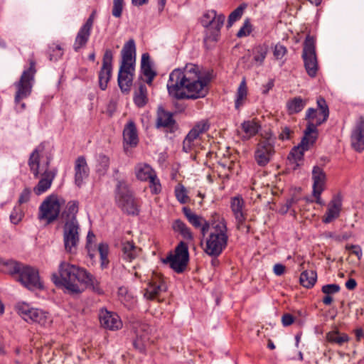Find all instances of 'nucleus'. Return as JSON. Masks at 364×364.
Listing matches in <instances>:
<instances>
[{
  "label": "nucleus",
  "instance_id": "nucleus-54",
  "mask_svg": "<svg viewBox=\"0 0 364 364\" xmlns=\"http://www.w3.org/2000/svg\"><path fill=\"white\" fill-rule=\"evenodd\" d=\"M217 16L218 14L215 10L212 9L207 11L201 17L200 23L202 26L205 28H208Z\"/></svg>",
  "mask_w": 364,
  "mask_h": 364
},
{
  "label": "nucleus",
  "instance_id": "nucleus-33",
  "mask_svg": "<svg viewBox=\"0 0 364 364\" xmlns=\"http://www.w3.org/2000/svg\"><path fill=\"white\" fill-rule=\"evenodd\" d=\"M122 258L128 262H132L139 255L140 249L133 242H126L122 244Z\"/></svg>",
  "mask_w": 364,
  "mask_h": 364
},
{
  "label": "nucleus",
  "instance_id": "nucleus-23",
  "mask_svg": "<svg viewBox=\"0 0 364 364\" xmlns=\"http://www.w3.org/2000/svg\"><path fill=\"white\" fill-rule=\"evenodd\" d=\"M75 183L80 187L83 181L89 176L90 168L84 156L77 158L75 162Z\"/></svg>",
  "mask_w": 364,
  "mask_h": 364
},
{
  "label": "nucleus",
  "instance_id": "nucleus-48",
  "mask_svg": "<svg viewBox=\"0 0 364 364\" xmlns=\"http://www.w3.org/2000/svg\"><path fill=\"white\" fill-rule=\"evenodd\" d=\"M246 7L247 5L245 4H242L230 13L228 20V28L231 27L236 21L241 18Z\"/></svg>",
  "mask_w": 364,
  "mask_h": 364
},
{
  "label": "nucleus",
  "instance_id": "nucleus-4",
  "mask_svg": "<svg viewBox=\"0 0 364 364\" xmlns=\"http://www.w3.org/2000/svg\"><path fill=\"white\" fill-rule=\"evenodd\" d=\"M214 232H211L206 240L205 252L210 256L217 257L227 247L228 236L227 225L224 219L218 223H212Z\"/></svg>",
  "mask_w": 364,
  "mask_h": 364
},
{
  "label": "nucleus",
  "instance_id": "nucleus-18",
  "mask_svg": "<svg viewBox=\"0 0 364 364\" xmlns=\"http://www.w3.org/2000/svg\"><path fill=\"white\" fill-rule=\"evenodd\" d=\"M136 178L140 181H149L154 187V193H158L161 189V185L156 178L154 171L147 164H138L135 166Z\"/></svg>",
  "mask_w": 364,
  "mask_h": 364
},
{
  "label": "nucleus",
  "instance_id": "nucleus-35",
  "mask_svg": "<svg viewBox=\"0 0 364 364\" xmlns=\"http://www.w3.org/2000/svg\"><path fill=\"white\" fill-rule=\"evenodd\" d=\"M172 228L175 232H178L184 240L188 241L193 240V235L191 229L181 220H174Z\"/></svg>",
  "mask_w": 364,
  "mask_h": 364
},
{
  "label": "nucleus",
  "instance_id": "nucleus-62",
  "mask_svg": "<svg viewBox=\"0 0 364 364\" xmlns=\"http://www.w3.org/2000/svg\"><path fill=\"white\" fill-rule=\"evenodd\" d=\"M346 249L350 250L351 251V253L356 255L358 259H361L362 250L359 245H347Z\"/></svg>",
  "mask_w": 364,
  "mask_h": 364
},
{
  "label": "nucleus",
  "instance_id": "nucleus-58",
  "mask_svg": "<svg viewBox=\"0 0 364 364\" xmlns=\"http://www.w3.org/2000/svg\"><path fill=\"white\" fill-rule=\"evenodd\" d=\"M287 53V49L285 46L280 43H277L274 49L273 54L276 59H282Z\"/></svg>",
  "mask_w": 364,
  "mask_h": 364
},
{
  "label": "nucleus",
  "instance_id": "nucleus-40",
  "mask_svg": "<svg viewBox=\"0 0 364 364\" xmlns=\"http://www.w3.org/2000/svg\"><path fill=\"white\" fill-rule=\"evenodd\" d=\"M306 101L300 97H294L287 103V111L289 114H294L300 112L306 106Z\"/></svg>",
  "mask_w": 364,
  "mask_h": 364
},
{
  "label": "nucleus",
  "instance_id": "nucleus-43",
  "mask_svg": "<svg viewBox=\"0 0 364 364\" xmlns=\"http://www.w3.org/2000/svg\"><path fill=\"white\" fill-rule=\"evenodd\" d=\"M247 95V87L246 80L245 78L242 79L237 90L236 100H235V108L239 109L240 107L243 105L244 100L246 99Z\"/></svg>",
  "mask_w": 364,
  "mask_h": 364
},
{
  "label": "nucleus",
  "instance_id": "nucleus-36",
  "mask_svg": "<svg viewBox=\"0 0 364 364\" xmlns=\"http://www.w3.org/2000/svg\"><path fill=\"white\" fill-rule=\"evenodd\" d=\"M183 213L188 220V222L195 228H199L207 220L202 216L198 215L193 213L191 209L188 207H183L182 209Z\"/></svg>",
  "mask_w": 364,
  "mask_h": 364
},
{
  "label": "nucleus",
  "instance_id": "nucleus-57",
  "mask_svg": "<svg viewBox=\"0 0 364 364\" xmlns=\"http://www.w3.org/2000/svg\"><path fill=\"white\" fill-rule=\"evenodd\" d=\"M123 7L124 0H113L112 15L116 18L121 17Z\"/></svg>",
  "mask_w": 364,
  "mask_h": 364
},
{
  "label": "nucleus",
  "instance_id": "nucleus-49",
  "mask_svg": "<svg viewBox=\"0 0 364 364\" xmlns=\"http://www.w3.org/2000/svg\"><path fill=\"white\" fill-rule=\"evenodd\" d=\"M210 127V124L208 119H202L197 122L191 130L193 131L197 136L200 137V135L208 131Z\"/></svg>",
  "mask_w": 364,
  "mask_h": 364
},
{
  "label": "nucleus",
  "instance_id": "nucleus-41",
  "mask_svg": "<svg viewBox=\"0 0 364 364\" xmlns=\"http://www.w3.org/2000/svg\"><path fill=\"white\" fill-rule=\"evenodd\" d=\"M326 339L331 343L341 346L349 341V336L346 333H341L338 331H333L326 334Z\"/></svg>",
  "mask_w": 364,
  "mask_h": 364
},
{
  "label": "nucleus",
  "instance_id": "nucleus-6",
  "mask_svg": "<svg viewBox=\"0 0 364 364\" xmlns=\"http://www.w3.org/2000/svg\"><path fill=\"white\" fill-rule=\"evenodd\" d=\"M189 262L188 244L181 241L175 247L174 252H169L166 258L162 259L164 264L169 267L176 273H183Z\"/></svg>",
  "mask_w": 364,
  "mask_h": 364
},
{
  "label": "nucleus",
  "instance_id": "nucleus-63",
  "mask_svg": "<svg viewBox=\"0 0 364 364\" xmlns=\"http://www.w3.org/2000/svg\"><path fill=\"white\" fill-rule=\"evenodd\" d=\"M317 118V111L314 108H309L306 113V119L309 122H314V119Z\"/></svg>",
  "mask_w": 364,
  "mask_h": 364
},
{
  "label": "nucleus",
  "instance_id": "nucleus-20",
  "mask_svg": "<svg viewBox=\"0 0 364 364\" xmlns=\"http://www.w3.org/2000/svg\"><path fill=\"white\" fill-rule=\"evenodd\" d=\"M352 147L358 152L364 150V117H360L350 136Z\"/></svg>",
  "mask_w": 364,
  "mask_h": 364
},
{
  "label": "nucleus",
  "instance_id": "nucleus-10",
  "mask_svg": "<svg viewBox=\"0 0 364 364\" xmlns=\"http://www.w3.org/2000/svg\"><path fill=\"white\" fill-rule=\"evenodd\" d=\"M60 203L57 196H48L39 207L38 218L46 220L48 224L54 222L59 216Z\"/></svg>",
  "mask_w": 364,
  "mask_h": 364
},
{
  "label": "nucleus",
  "instance_id": "nucleus-59",
  "mask_svg": "<svg viewBox=\"0 0 364 364\" xmlns=\"http://www.w3.org/2000/svg\"><path fill=\"white\" fill-rule=\"evenodd\" d=\"M251 24L250 21L247 19L243 26L240 28L237 33L238 38H242L248 36L251 33Z\"/></svg>",
  "mask_w": 364,
  "mask_h": 364
},
{
  "label": "nucleus",
  "instance_id": "nucleus-8",
  "mask_svg": "<svg viewBox=\"0 0 364 364\" xmlns=\"http://www.w3.org/2000/svg\"><path fill=\"white\" fill-rule=\"evenodd\" d=\"M63 229L65 252L70 255H75L80 243V224L79 223L65 222Z\"/></svg>",
  "mask_w": 364,
  "mask_h": 364
},
{
  "label": "nucleus",
  "instance_id": "nucleus-53",
  "mask_svg": "<svg viewBox=\"0 0 364 364\" xmlns=\"http://www.w3.org/2000/svg\"><path fill=\"white\" fill-rule=\"evenodd\" d=\"M175 195L177 200L181 203L185 204L189 201V198L187 196V191L185 187L182 185L178 186L175 188Z\"/></svg>",
  "mask_w": 364,
  "mask_h": 364
},
{
  "label": "nucleus",
  "instance_id": "nucleus-28",
  "mask_svg": "<svg viewBox=\"0 0 364 364\" xmlns=\"http://www.w3.org/2000/svg\"><path fill=\"white\" fill-rule=\"evenodd\" d=\"M124 144L131 147H135L139 143L136 127L134 122L127 123L123 131Z\"/></svg>",
  "mask_w": 364,
  "mask_h": 364
},
{
  "label": "nucleus",
  "instance_id": "nucleus-60",
  "mask_svg": "<svg viewBox=\"0 0 364 364\" xmlns=\"http://www.w3.org/2000/svg\"><path fill=\"white\" fill-rule=\"evenodd\" d=\"M340 286L336 284H326L322 287V292L325 294H333L340 291Z\"/></svg>",
  "mask_w": 364,
  "mask_h": 364
},
{
  "label": "nucleus",
  "instance_id": "nucleus-42",
  "mask_svg": "<svg viewBox=\"0 0 364 364\" xmlns=\"http://www.w3.org/2000/svg\"><path fill=\"white\" fill-rule=\"evenodd\" d=\"M316 103L320 110V114L323 116L322 119H317L316 123H314L318 127L327 121L329 116V109L325 99L322 97H319L317 99Z\"/></svg>",
  "mask_w": 364,
  "mask_h": 364
},
{
  "label": "nucleus",
  "instance_id": "nucleus-26",
  "mask_svg": "<svg viewBox=\"0 0 364 364\" xmlns=\"http://www.w3.org/2000/svg\"><path fill=\"white\" fill-rule=\"evenodd\" d=\"M24 265V264L14 259H0L1 270L16 279L18 278Z\"/></svg>",
  "mask_w": 364,
  "mask_h": 364
},
{
  "label": "nucleus",
  "instance_id": "nucleus-17",
  "mask_svg": "<svg viewBox=\"0 0 364 364\" xmlns=\"http://www.w3.org/2000/svg\"><path fill=\"white\" fill-rule=\"evenodd\" d=\"M166 289L167 287L162 276L154 273L151 280L148 283L147 287L145 289L144 296L146 299L154 300L159 296L162 291H166Z\"/></svg>",
  "mask_w": 364,
  "mask_h": 364
},
{
  "label": "nucleus",
  "instance_id": "nucleus-30",
  "mask_svg": "<svg viewBox=\"0 0 364 364\" xmlns=\"http://www.w3.org/2000/svg\"><path fill=\"white\" fill-rule=\"evenodd\" d=\"M92 29L82 25L78 31L73 44L75 51H79L85 47L89 41Z\"/></svg>",
  "mask_w": 364,
  "mask_h": 364
},
{
  "label": "nucleus",
  "instance_id": "nucleus-1",
  "mask_svg": "<svg viewBox=\"0 0 364 364\" xmlns=\"http://www.w3.org/2000/svg\"><path fill=\"white\" fill-rule=\"evenodd\" d=\"M210 80L208 73L201 74L197 65L187 64L183 70L175 69L170 73L167 89L177 100H196L206 96Z\"/></svg>",
  "mask_w": 364,
  "mask_h": 364
},
{
  "label": "nucleus",
  "instance_id": "nucleus-29",
  "mask_svg": "<svg viewBox=\"0 0 364 364\" xmlns=\"http://www.w3.org/2000/svg\"><path fill=\"white\" fill-rule=\"evenodd\" d=\"M225 16L224 14H218V16L214 18L212 21L211 24L208 26V31L209 32V36L208 38L213 41H218V38L220 36V29L223 27L225 22Z\"/></svg>",
  "mask_w": 364,
  "mask_h": 364
},
{
  "label": "nucleus",
  "instance_id": "nucleus-9",
  "mask_svg": "<svg viewBox=\"0 0 364 364\" xmlns=\"http://www.w3.org/2000/svg\"><path fill=\"white\" fill-rule=\"evenodd\" d=\"M302 58L307 74L311 77L316 75L318 70V62L316 54L315 39L308 35L304 41Z\"/></svg>",
  "mask_w": 364,
  "mask_h": 364
},
{
  "label": "nucleus",
  "instance_id": "nucleus-37",
  "mask_svg": "<svg viewBox=\"0 0 364 364\" xmlns=\"http://www.w3.org/2000/svg\"><path fill=\"white\" fill-rule=\"evenodd\" d=\"M134 74H127L122 73L119 70L118 73V85L124 93H127L130 91L132 85Z\"/></svg>",
  "mask_w": 364,
  "mask_h": 364
},
{
  "label": "nucleus",
  "instance_id": "nucleus-19",
  "mask_svg": "<svg viewBox=\"0 0 364 364\" xmlns=\"http://www.w3.org/2000/svg\"><path fill=\"white\" fill-rule=\"evenodd\" d=\"M135 328L136 338L133 341V346L140 352H143L150 342L152 328L146 323H141Z\"/></svg>",
  "mask_w": 364,
  "mask_h": 364
},
{
  "label": "nucleus",
  "instance_id": "nucleus-45",
  "mask_svg": "<svg viewBox=\"0 0 364 364\" xmlns=\"http://www.w3.org/2000/svg\"><path fill=\"white\" fill-rule=\"evenodd\" d=\"M147 90L144 85H139V90L134 97V101L139 107H144L147 102L146 97Z\"/></svg>",
  "mask_w": 364,
  "mask_h": 364
},
{
  "label": "nucleus",
  "instance_id": "nucleus-34",
  "mask_svg": "<svg viewBox=\"0 0 364 364\" xmlns=\"http://www.w3.org/2000/svg\"><path fill=\"white\" fill-rule=\"evenodd\" d=\"M269 47L266 43L258 44L252 48L253 60L257 65H262L268 53Z\"/></svg>",
  "mask_w": 364,
  "mask_h": 364
},
{
  "label": "nucleus",
  "instance_id": "nucleus-27",
  "mask_svg": "<svg viewBox=\"0 0 364 364\" xmlns=\"http://www.w3.org/2000/svg\"><path fill=\"white\" fill-rule=\"evenodd\" d=\"M313 190L318 194H321L325 188L326 176L323 168L315 166L312 170Z\"/></svg>",
  "mask_w": 364,
  "mask_h": 364
},
{
  "label": "nucleus",
  "instance_id": "nucleus-5",
  "mask_svg": "<svg viewBox=\"0 0 364 364\" xmlns=\"http://www.w3.org/2000/svg\"><path fill=\"white\" fill-rule=\"evenodd\" d=\"M115 203L121 210L132 215L139 213L138 203L128 185L122 181H118L115 190Z\"/></svg>",
  "mask_w": 364,
  "mask_h": 364
},
{
  "label": "nucleus",
  "instance_id": "nucleus-51",
  "mask_svg": "<svg viewBox=\"0 0 364 364\" xmlns=\"http://www.w3.org/2000/svg\"><path fill=\"white\" fill-rule=\"evenodd\" d=\"M242 130L249 136H255L259 131V126L253 121L244 122L242 125Z\"/></svg>",
  "mask_w": 364,
  "mask_h": 364
},
{
  "label": "nucleus",
  "instance_id": "nucleus-25",
  "mask_svg": "<svg viewBox=\"0 0 364 364\" xmlns=\"http://www.w3.org/2000/svg\"><path fill=\"white\" fill-rule=\"evenodd\" d=\"M79 276V282L84 284L87 289L92 290L97 294H103L99 281L93 274L83 268L81 274Z\"/></svg>",
  "mask_w": 364,
  "mask_h": 364
},
{
  "label": "nucleus",
  "instance_id": "nucleus-31",
  "mask_svg": "<svg viewBox=\"0 0 364 364\" xmlns=\"http://www.w3.org/2000/svg\"><path fill=\"white\" fill-rule=\"evenodd\" d=\"M341 207V200L338 198H333L328 205L326 214L323 216V222L324 223H329L333 220L337 218L340 214Z\"/></svg>",
  "mask_w": 364,
  "mask_h": 364
},
{
  "label": "nucleus",
  "instance_id": "nucleus-46",
  "mask_svg": "<svg viewBox=\"0 0 364 364\" xmlns=\"http://www.w3.org/2000/svg\"><path fill=\"white\" fill-rule=\"evenodd\" d=\"M200 139L193 131L190 130L183 141V151L186 153L190 152L195 146V141Z\"/></svg>",
  "mask_w": 364,
  "mask_h": 364
},
{
  "label": "nucleus",
  "instance_id": "nucleus-44",
  "mask_svg": "<svg viewBox=\"0 0 364 364\" xmlns=\"http://www.w3.org/2000/svg\"><path fill=\"white\" fill-rule=\"evenodd\" d=\"M109 156L104 154H100L97 158V172L100 175H105L109 169Z\"/></svg>",
  "mask_w": 364,
  "mask_h": 364
},
{
  "label": "nucleus",
  "instance_id": "nucleus-13",
  "mask_svg": "<svg viewBox=\"0 0 364 364\" xmlns=\"http://www.w3.org/2000/svg\"><path fill=\"white\" fill-rule=\"evenodd\" d=\"M18 314L28 323H38L44 325L46 322L47 313L36 308L31 306L28 304L19 303L16 306Z\"/></svg>",
  "mask_w": 364,
  "mask_h": 364
},
{
  "label": "nucleus",
  "instance_id": "nucleus-11",
  "mask_svg": "<svg viewBox=\"0 0 364 364\" xmlns=\"http://www.w3.org/2000/svg\"><path fill=\"white\" fill-rule=\"evenodd\" d=\"M275 139L269 136L262 139L257 145L255 160L259 166H265L275 153Z\"/></svg>",
  "mask_w": 364,
  "mask_h": 364
},
{
  "label": "nucleus",
  "instance_id": "nucleus-50",
  "mask_svg": "<svg viewBox=\"0 0 364 364\" xmlns=\"http://www.w3.org/2000/svg\"><path fill=\"white\" fill-rule=\"evenodd\" d=\"M141 70L144 75L156 73L151 68V63L149 53H145L142 54L141 60Z\"/></svg>",
  "mask_w": 364,
  "mask_h": 364
},
{
  "label": "nucleus",
  "instance_id": "nucleus-39",
  "mask_svg": "<svg viewBox=\"0 0 364 364\" xmlns=\"http://www.w3.org/2000/svg\"><path fill=\"white\" fill-rule=\"evenodd\" d=\"M305 151L306 150L301 149V147H300L299 145L294 146L290 151L288 156V160L290 163L294 164L293 168L294 169H296L301 165L300 162L304 160V155Z\"/></svg>",
  "mask_w": 364,
  "mask_h": 364
},
{
  "label": "nucleus",
  "instance_id": "nucleus-55",
  "mask_svg": "<svg viewBox=\"0 0 364 364\" xmlns=\"http://www.w3.org/2000/svg\"><path fill=\"white\" fill-rule=\"evenodd\" d=\"M23 215L21 205H16L10 215V220L13 224L16 225L22 220Z\"/></svg>",
  "mask_w": 364,
  "mask_h": 364
},
{
  "label": "nucleus",
  "instance_id": "nucleus-7",
  "mask_svg": "<svg viewBox=\"0 0 364 364\" xmlns=\"http://www.w3.org/2000/svg\"><path fill=\"white\" fill-rule=\"evenodd\" d=\"M36 62L33 59L29 60V68L25 70L18 82H15L16 92L15 95V102L18 104L22 99L28 97L32 90V81L36 73Z\"/></svg>",
  "mask_w": 364,
  "mask_h": 364
},
{
  "label": "nucleus",
  "instance_id": "nucleus-56",
  "mask_svg": "<svg viewBox=\"0 0 364 364\" xmlns=\"http://www.w3.org/2000/svg\"><path fill=\"white\" fill-rule=\"evenodd\" d=\"M293 134L294 132L289 127L282 126L278 134V139L281 141L289 140Z\"/></svg>",
  "mask_w": 364,
  "mask_h": 364
},
{
  "label": "nucleus",
  "instance_id": "nucleus-38",
  "mask_svg": "<svg viewBox=\"0 0 364 364\" xmlns=\"http://www.w3.org/2000/svg\"><path fill=\"white\" fill-rule=\"evenodd\" d=\"M317 279V274L314 270L304 271L299 277L300 284L305 288H312Z\"/></svg>",
  "mask_w": 364,
  "mask_h": 364
},
{
  "label": "nucleus",
  "instance_id": "nucleus-15",
  "mask_svg": "<svg viewBox=\"0 0 364 364\" xmlns=\"http://www.w3.org/2000/svg\"><path fill=\"white\" fill-rule=\"evenodd\" d=\"M113 53L110 49L105 51L102 65L98 73L99 87L102 90H105L112 73Z\"/></svg>",
  "mask_w": 364,
  "mask_h": 364
},
{
  "label": "nucleus",
  "instance_id": "nucleus-24",
  "mask_svg": "<svg viewBox=\"0 0 364 364\" xmlns=\"http://www.w3.org/2000/svg\"><path fill=\"white\" fill-rule=\"evenodd\" d=\"M317 126L314 122H309L304 131V134L301 142L298 144L301 149L308 151L316 142L318 137Z\"/></svg>",
  "mask_w": 364,
  "mask_h": 364
},
{
  "label": "nucleus",
  "instance_id": "nucleus-3",
  "mask_svg": "<svg viewBox=\"0 0 364 364\" xmlns=\"http://www.w3.org/2000/svg\"><path fill=\"white\" fill-rule=\"evenodd\" d=\"M28 166L35 178L41 175V178L36 186L33 188L36 195L40 196L46 192L51 186L52 183L57 174L55 168L49 169L50 160L48 159L45 164L40 165V153L38 149H36L31 154L28 161Z\"/></svg>",
  "mask_w": 364,
  "mask_h": 364
},
{
  "label": "nucleus",
  "instance_id": "nucleus-61",
  "mask_svg": "<svg viewBox=\"0 0 364 364\" xmlns=\"http://www.w3.org/2000/svg\"><path fill=\"white\" fill-rule=\"evenodd\" d=\"M30 197L31 190L28 188H24L18 198L19 205L27 203L30 200Z\"/></svg>",
  "mask_w": 364,
  "mask_h": 364
},
{
  "label": "nucleus",
  "instance_id": "nucleus-14",
  "mask_svg": "<svg viewBox=\"0 0 364 364\" xmlns=\"http://www.w3.org/2000/svg\"><path fill=\"white\" fill-rule=\"evenodd\" d=\"M122 53V64L119 70L127 74L134 75V56L136 53V46L134 39H129L123 46Z\"/></svg>",
  "mask_w": 364,
  "mask_h": 364
},
{
  "label": "nucleus",
  "instance_id": "nucleus-47",
  "mask_svg": "<svg viewBox=\"0 0 364 364\" xmlns=\"http://www.w3.org/2000/svg\"><path fill=\"white\" fill-rule=\"evenodd\" d=\"M48 54L50 61H57L63 55V50L58 44L52 43L48 49Z\"/></svg>",
  "mask_w": 364,
  "mask_h": 364
},
{
  "label": "nucleus",
  "instance_id": "nucleus-16",
  "mask_svg": "<svg viewBox=\"0 0 364 364\" xmlns=\"http://www.w3.org/2000/svg\"><path fill=\"white\" fill-rule=\"evenodd\" d=\"M231 210L236 220L237 228L239 230H245V232H250V225L245 224L246 216L243 212L245 202L242 198L235 196L231 200Z\"/></svg>",
  "mask_w": 364,
  "mask_h": 364
},
{
  "label": "nucleus",
  "instance_id": "nucleus-22",
  "mask_svg": "<svg viewBox=\"0 0 364 364\" xmlns=\"http://www.w3.org/2000/svg\"><path fill=\"white\" fill-rule=\"evenodd\" d=\"M99 319L101 326L109 330H118L122 326L119 316L117 314L107 310L100 311Z\"/></svg>",
  "mask_w": 364,
  "mask_h": 364
},
{
  "label": "nucleus",
  "instance_id": "nucleus-21",
  "mask_svg": "<svg viewBox=\"0 0 364 364\" xmlns=\"http://www.w3.org/2000/svg\"><path fill=\"white\" fill-rule=\"evenodd\" d=\"M156 127V128H168L171 133L174 132L178 128L173 113L165 110L162 106H159L157 109Z\"/></svg>",
  "mask_w": 364,
  "mask_h": 364
},
{
  "label": "nucleus",
  "instance_id": "nucleus-12",
  "mask_svg": "<svg viewBox=\"0 0 364 364\" xmlns=\"http://www.w3.org/2000/svg\"><path fill=\"white\" fill-rule=\"evenodd\" d=\"M16 280L29 290L43 289L38 271L29 265H24Z\"/></svg>",
  "mask_w": 364,
  "mask_h": 364
},
{
  "label": "nucleus",
  "instance_id": "nucleus-52",
  "mask_svg": "<svg viewBox=\"0 0 364 364\" xmlns=\"http://www.w3.org/2000/svg\"><path fill=\"white\" fill-rule=\"evenodd\" d=\"M97 250L100 256L101 267L102 269L106 268L109 264V259L107 258L109 247L107 244L101 243L99 245Z\"/></svg>",
  "mask_w": 364,
  "mask_h": 364
},
{
  "label": "nucleus",
  "instance_id": "nucleus-2",
  "mask_svg": "<svg viewBox=\"0 0 364 364\" xmlns=\"http://www.w3.org/2000/svg\"><path fill=\"white\" fill-rule=\"evenodd\" d=\"M82 269L67 262H61L58 266V272H53L51 274V280L57 287L63 289L66 294H80L84 289L81 288L76 282H79V275L81 274Z\"/></svg>",
  "mask_w": 364,
  "mask_h": 364
},
{
  "label": "nucleus",
  "instance_id": "nucleus-64",
  "mask_svg": "<svg viewBox=\"0 0 364 364\" xmlns=\"http://www.w3.org/2000/svg\"><path fill=\"white\" fill-rule=\"evenodd\" d=\"M294 321V318L289 314H285L282 316V322L284 326H288L292 324Z\"/></svg>",
  "mask_w": 364,
  "mask_h": 364
},
{
  "label": "nucleus",
  "instance_id": "nucleus-32",
  "mask_svg": "<svg viewBox=\"0 0 364 364\" xmlns=\"http://www.w3.org/2000/svg\"><path fill=\"white\" fill-rule=\"evenodd\" d=\"M78 212V203L76 201H70L65 209L61 213V219L63 223L65 222H73L78 223L76 215Z\"/></svg>",
  "mask_w": 364,
  "mask_h": 364
}]
</instances>
